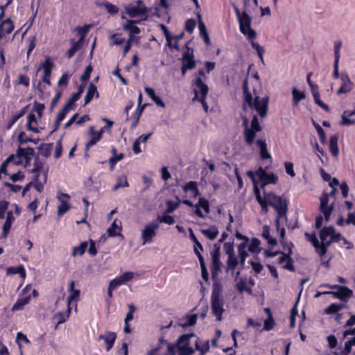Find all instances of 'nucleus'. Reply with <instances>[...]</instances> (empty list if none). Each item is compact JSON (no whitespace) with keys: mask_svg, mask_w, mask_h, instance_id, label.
Returning <instances> with one entry per match:
<instances>
[{"mask_svg":"<svg viewBox=\"0 0 355 355\" xmlns=\"http://www.w3.org/2000/svg\"><path fill=\"white\" fill-rule=\"evenodd\" d=\"M35 154V150L32 147L21 148L19 147L15 154L8 156L6 160L1 164V172H4L6 168L12 164V162L18 163L19 165H27L32 159Z\"/></svg>","mask_w":355,"mask_h":355,"instance_id":"obj_1","label":"nucleus"},{"mask_svg":"<svg viewBox=\"0 0 355 355\" xmlns=\"http://www.w3.org/2000/svg\"><path fill=\"white\" fill-rule=\"evenodd\" d=\"M223 289L220 282H215L211 295V309L213 315L216 316V320L221 321L222 315L225 312L224 298L222 295Z\"/></svg>","mask_w":355,"mask_h":355,"instance_id":"obj_2","label":"nucleus"},{"mask_svg":"<svg viewBox=\"0 0 355 355\" xmlns=\"http://www.w3.org/2000/svg\"><path fill=\"white\" fill-rule=\"evenodd\" d=\"M268 203L277 212V216L275 218V227L276 229L279 230L280 220L282 218L286 220H287L288 201L279 196L268 193Z\"/></svg>","mask_w":355,"mask_h":355,"instance_id":"obj_3","label":"nucleus"},{"mask_svg":"<svg viewBox=\"0 0 355 355\" xmlns=\"http://www.w3.org/2000/svg\"><path fill=\"white\" fill-rule=\"evenodd\" d=\"M268 96L262 98L259 96H256L254 98L252 96L250 103L243 102L242 108L243 111H246L248 105L251 109H254L261 118H264L268 114Z\"/></svg>","mask_w":355,"mask_h":355,"instance_id":"obj_4","label":"nucleus"},{"mask_svg":"<svg viewBox=\"0 0 355 355\" xmlns=\"http://www.w3.org/2000/svg\"><path fill=\"white\" fill-rule=\"evenodd\" d=\"M321 286L331 289H336L337 291H324L323 294L331 295L334 298L338 299L343 302H347L353 295L352 291L345 286L325 284Z\"/></svg>","mask_w":355,"mask_h":355,"instance_id":"obj_5","label":"nucleus"},{"mask_svg":"<svg viewBox=\"0 0 355 355\" xmlns=\"http://www.w3.org/2000/svg\"><path fill=\"white\" fill-rule=\"evenodd\" d=\"M261 130L262 128L259 122L257 116L254 115L250 128L243 129V134L245 144L251 146L254 142L257 133L261 131Z\"/></svg>","mask_w":355,"mask_h":355,"instance_id":"obj_6","label":"nucleus"},{"mask_svg":"<svg viewBox=\"0 0 355 355\" xmlns=\"http://www.w3.org/2000/svg\"><path fill=\"white\" fill-rule=\"evenodd\" d=\"M182 202L189 207L193 208V213L198 217L203 218L205 217V214L202 213L200 209H202L206 214L210 212V205L209 201L203 197H200L198 199L197 204L193 205V202L189 200H183Z\"/></svg>","mask_w":355,"mask_h":355,"instance_id":"obj_7","label":"nucleus"},{"mask_svg":"<svg viewBox=\"0 0 355 355\" xmlns=\"http://www.w3.org/2000/svg\"><path fill=\"white\" fill-rule=\"evenodd\" d=\"M239 22L241 33L246 35L248 40H254L257 33L255 31L251 28V18L246 12L243 11L242 12V17L239 19Z\"/></svg>","mask_w":355,"mask_h":355,"instance_id":"obj_8","label":"nucleus"},{"mask_svg":"<svg viewBox=\"0 0 355 355\" xmlns=\"http://www.w3.org/2000/svg\"><path fill=\"white\" fill-rule=\"evenodd\" d=\"M137 6L128 5L125 6V13L130 17H143L144 19H147V7L143 3L141 0H137Z\"/></svg>","mask_w":355,"mask_h":355,"instance_id":"obj_9","label":"nucleus"},{"mask_svg":"<svg viewBox=\"0 0 355 355\" xmlns=\"http://www.w3.org/2000/svg\"><path fill=\"white\" fill-rule=\"evenodd\" d=\"M159 225L157 221L153 220V222L147 224L141 232V239L143 244L151 243L153 238L156 236V230L159 228Z\"/></svg>","mask_w":355,"mask_h":355,"instance_id":"obj_10","label":"nucleus"},{"mask_svg":"<svg viewBox=\"0 0 355 355\" xmlns=\"http://www.w3.org/2000/svg\"><path fill=\"white\" fill-rule=\"evenodd\" d=\"M340 233H336L333 226L324 227L320 232V238L321 241L327 242L328 241H338L341 237Z\"/></svg>","mask_w":355,"mask_h":355,"instance_id":"obj_11","label":"nucleus"},{"mask_svg":"<svg viewBox=\"0 0 355 355\" xmlns=\"http://www.w3.org/2000/svg\"><path fill=\"white\" fill-rule=\"evenodd\" d=\"M212 263H211V277L212 278H215L218 271L220 270L221 263L220 261V246L217 244L214 245V250L211 252Z\"/></svg>","mask_w":355,"mask_h":355,"instance_id":"obj_12","label":"nucleus"},{"mask_svg":"<svg viewBox=\"0 0 355 355\" xmlns=\"http://www.w3.org/2000/svg\"><path fill=\"white\" fill-rule=\"evenodd\" d=\"M334 210L333 205H328V193L323 191L320 197V211L323 214L326 222L329 221Z\"/></svg>","mask_w":355,"mask_h":355,"instance_id":"obj_13","label":"nucleus"},{"mask_svg":"<svg viewBox=\"0 0 355 355\" xmlns=\"http://www.w3.org/2000/svg\"><path fill=\"white\" fill-rule=\"evenodd\" d=\"M253 184H254V192L256 197V199L259 204L260 205L262 202L266 201L268 199V195L265 196L264 198H262L261 196L260 191L257 187L258 180H260L262 183V185H265L267 184H275L277 183L279 179H251Z\"/></svg>","mask_w":355,"mask_h":355,"instance_id":"obj_14","label":"nucleus"},{"mask_svg":"<svg viewBox=\"0 0 355 355\" xmlns=\"http://www.w3.org/2000/svg\"><path fill=\"white\" fill-rule=\"evenodd\" d=\"M253 184H254V192L256 197V199L259 204L260 205L262 202L266 201L268 199V195L265 196L264 198H262L261 196L260 191L257 187L258 180H260L262 183V185H265L267 184H275L277 183L279 179H251Z\"/></svg>","mask_w":355,"mask_h":355,"instance_id":"obj_15","label":"nucleus"},{"mask_svg":"<svg viewBox=\"0 0 355 355\" xmlns=\"http://www.w3.org/2000/svg\"><path fill=\"white\" fill-rule=\"evenodd\" d=\"M104 128H102L99 131H95L94 127L89 128V134L92 136L91 139L87 141L85 146V155L88 156V151L90 147L94 146L102 137L104 132Z\"/></svg>","mask_w":355,"mask_h":355,"instance_id":"obj_16","label":"nucleus"},{"mask_svg":"<svg viewBox=\"0 0 355 355\" xmlns=\"http://www.w3.org/2000/svg\"><path fill=\"white\" fill-rule=\"evenodd\" d=\"M29 171L35 174L33 178H38L40 175H42L44 178L47 177L48 170L44 166V162L39 157L35 158L33 166Z\"/></svg>","mask_w":355,"mask_h":355,"instance_id":"obj_17","label":"nucleus"},{"mask_svg":"<svg viewBox=\"0 0 355 355\" xmlns=\"http://www.w3.org/2000/svg\"><path fill=\"white\" fill-rule=\"evenodd\" d=\"M291 254L292 248L290 247L288 249V253H282L281 257L279 258L278 263L279 264H282L283 263L286 262L283 268L291 272H295V268L293 265V259L291 257Z\"/></svg>","mask_w":355,"mask_h":355,"instance_id":"obj_18","label":"nucleus"},{"mask_svg":"<svg viewBox=\"0 0 355 355\" xmlns=\"http://www.w3.org/2000/svg\"><path fill=\"white\" fill-rule=\"evenodd\" d=\"M340 80L341 85L336 92L337 95L349 93L353 89L354 83L347 73H342L340 75Z\"/></svg>","mask_w":355,"mask_h":355,"instance_id":"obj_19","label":"nucleus"},{"mask_svg":"<svg viewBox=\"0 0 355 355\" xmlns=\"http://www.w3.org/2000/svg\"><path fill=\"white\" fill-rule=\"evenodd\" d=\"M40 67L44 71L42 81L48 85H51V76L52 69L53 67V63L51 62L50 57H48L45 59L44 62L41 64Z\"/></svg>","mask_w":355,"mask_h":355,"instance_id":"obj_20","label":"nucleus"},{"mask_svg":"<svg viewBox=\"0 0 355 355\" xmlns=\"http://www.w3.org/2000/svg\"><path fill=\"white\" fill-rule=\"evenodd\" d=\"M116 338V334L112 331H106L105 334L98 336V340H103L105 344L106 350L110 351L114 346Z\"/></svg>","mask_w":355,"mask_h":355,"instance_id":"obj_21","label":"nucleus"},{"mask_svg":"<svg viewBox=\"0 0 355 355\" xmlns=\"http://www.w3.org/2000/svg\"><path fill=\"white\" fill-rule=\"evenodd\" d=\"M68 291L70 293L67 298V306L73 301H78L80 297V291L79 289L75 288V282L71 280L69 284Z\"/></svg>","mask_w":355,"mask_h":355,"instance_id":"obj_22","label":"nucleus"},{"mask_svg":"<svg viewBox=\"0 0 355 355\" xmlns=\"http://www.w3.org/2000/svg\"><path fill=\"white\" fill-rule=\"evenodd\" d=\"M15 220L12 211H8L6 217V220L3 226L1 238H6L11 228L13 220Z\"/></svg>","mask_w":355,"mask_h":355,"instance_id":"obj_23","label":"nucleus"},{"mask_svg":"<svg viewBox=\"0 0 355 355\" xmlns=\"http://www.w3.org/2000/svg\"><path fill=\"white\" fill-rule=\"evenodd\" d=\"M14 29L13 22L10 19H6L0 24V40L6 35L10 34Z\"/></svg>","mask_w":355,"mask_h":355,"instance_id":"obj_24","label":"nucleus"},{"mask_svg":"<svg viewBox=\"0 0 355 355\" xmlns=\"http://www.w3.org/2000/svg\"><path fill=\"white\" fill-rule=\"evenodd\" d=\"M31 299V295L21 293L12 307L13 311L22 310L25 305L28 304Z\"/></svg>","mask_w":355,"mask_h":355,"instance_id":"obj_25","label":"nucleus"},{"mask_svg":"<svg viewBox=\"0 0 355 355\" xmlns=\"http://www.w3.org/2000/svg\"><path fill=\"white\" fill-rule=\"evenodd\" d=\"M94 96H96V98H98L99 94L98 92L96 86L94 83H91L88 86L86 95L85 96L84 105L89 103Z\"/></svg>","mask_w":355,"mask_h":355,"instance_id":"obj_26","label":"nucleus"},{"mask_svg":"<svg viewBox=\"0 0 355 355\" xmlns=\"http://www.w3.org/2000/svg\"><path fill=\"white\" fill-rule=\"evenodd\" d=\"M135 21L129 19L127 21V23L123 25L124 30L130 32V40H133L134 35H137L140 33V28L135 24Z\"/></svg>","mask_w":355,"mask_h":355,"instance_id":"obj_27","label":"nucleus"},{"mask_svg":"<svg viewBox=\"0 0 355 355\" xmlns=\"http://www.w3.org/2000/svg\"><path fill=\"white\" fill-rule=\"evenodd\" d=\"M256 144L259 147V149H260L259 154H260V157L261 159L263 160V159H267L271 158V155L268 153V149H267V144H266V140L261 139H257L256 141Z\"/></svg>","mask_w":355,"mask_h":355,"instance_id":"obj_28","label":"nucleus"},{"mask_svg":"<svg viewBox=\"0 0 355 355\" xmlns=\"http://www.w3.org/2000/svg\"><path fill=\"white\" fill-rule=\"evenodd\" d=\"M201 232L207 239L214 240L218 234V230L216 225H211L208 229L201 230Z\"/></svg>","mask_w":355,"mask_h":355,"instance_id":"obj_29","label":"nucleus"},{"mask_svg":"<svg viewBox=\"0 0 355 355\" xmlns=\"http://www.w3.org/2000/svg\"><path fill=\"white\" fill-rule=\"evenodd\" d=\"M33 182H29L26 185V187L23 189L22 194L23 196L29 191L31 187H33L36 191L41 192L44 188V184L42 182H39V179H33Z\"/></svg>","mask_w":355,"mask_h":355,"instance_id":"obj_30","label":"nucleus"},{"mask_svg":"<svg viewBox=\"0 0 355 355\" xmlns=\"http://www.w3.org/2000/svg\"><path fill=\"white\" fill-rule=\"evenodd\" d=\"M195 85L200 93V97H207L209 88L208 86L205 83H203L200 77H198L196 79Z\"/></svg>","mask_w":355,"mask_h":355,"instance_id":"obj_31","label":"nucleus"},{"mask_svg":"<svg viewBox=\"0 0 355 355\" xmlns=\"http://www.w3.org/2000/svg\"><path fill=\"white\" fill-rule=\"evenodd\" d=\"M338 137L336 135H331L329 141V150L331 155L334 157H337L339 153V149L338 147Z\"/></svg>","mask_w":355,"mask_h":355,"instance_id":"obj_32","label":"nucleus"},{"mask_svg":"<svg viewBox=\"0 0 355 355\" xmlns=\"http://www.w3.org/2000/svg\"><path fill=\"white\" fill-rule=\"evenodd\" d=\"M71 313V307L68 306L65 312H58L53 315V319L57 320V325L64 323L69 318Z\"/></svg>","mask_w":355,"mask_h":355,"instance_id":"obj_33","label":"nucleus"},{"mask_svg":"<svg viewBox=\"0 0 355 355\" xmlns=\"http://www.w3.org/2000/svg\"><path fill=\"white\" fill-rule=\"evenodd\" d=\"M355 114V111L345 110L342 114L341 124L343 125H349L355 124V119H350L349 117L352 116Z\"/></svg>","mask_w":355,"mask_h":355,"instance_id":"obj_34","label":"nucleus"},{"mask_svg":"<svg viewBox=\"0 0 355 355\" xmlns=\"http://www.w3.org/2000/svg\"><path fill=\"white\" fill-rule=\"evenodd\" d=\"M27 119H28V122H27V125H26V129L28 130L33 131V132L38 133L40 132L38 128L36 126L32 125L33 123H35L36 125L37 124V120L36 119L35 114L30 113L27 116Z\"/></svg>","mask_w":355,"mask_h":355,"instance_id":"obj_35","label":"nucleus"},{"mask_svg":"<svg viewBox=\"0 0 355 355\" xmlns=\"http://www.w3.org/2000/svg\"><path fill=\"white\" fill-rule=\"evenodd\" d=\"M26 107H24L19 112L15 113L12 117L8 121L7 123V129H10L13 125L21 118L22 117L26 112Z\"/></svg>","mask_w":355,"mask_h":355,"instance_id":"obj_36","label":"nucleus"},{"mask_svg":"<svg viewBox=\"0 0 355 355\" xmlns=\"http://www.w3.org/2000/svg\"><path fill=\"white\" fill-rule=\"evenodd\" d=\"M6 274L8 275L19 274L21 277H24L26 276V270L22 265H19L17 267L11 266L7 268Z\"/></svg>","mask_w":355,"mask_h":355,"instance_id":"obj_37","label":"nucleus"},{"mask_svg":"<svg viewBox=\"0 0 355 355\" xmlns=\"http://www.w3.org/2000/svg\"><path fill=\"white\" fill-rule=\"evenodd\" d=\"M88 247L87 241L82 242L80 245L73 248L71 255L76 257L77 255L82 256L86 252Z\"/></svg>","mask_w":355,"mask_h":355,"instance_id":"obj_38","label":"nucleus"},{"mask_svg":"<svg viewBox=\"0 0 355 355\" xmlns=\"http://www.w3.org/2000/svg\"><path fill=\"white\" fill-rule=\"evenodd\" d=\"M331 241H328L327 242L321 241V243H320L318 245L315 246L314 248L315 249L316 252L320 257H322L327 253L328 247L331 245Z\"/></svg>","mask_w":355,"mask_h":355,"instance_id":"obj_39","label":"nucleus"},{"mask_svg":"<svg viewBox=\"0 0 355 355\" xmlns=\"http://www.w3.org/2000/svg\"><path fill=\"white\" fill-rule=\"evenodd\" d=\"M293 105H297L299 102L306 98L304 92L298 91L295 87L292 89Z\"/></svg>","mask_w":355,"mask_h":355,"instance_id":"obj_40","label":"nucleus"},{"mask_svg":"<svg viewBox=\"0 0 355 355\" xmlns=\"http://www.w3.org/2000/svg\"><path fill=\"white\" fill-rule=\"evenodd\" d=\"M242 89L243 93V101L245 103H250L252 94L249 91L248 78H245L242 84Z\"/></svg>","mask_w":355,"mask_h":355,"instance_id":"obj_41","label":"nucleus"},{"mask_svg":"<svg viewBox=\"0 0 355 355\" xmlns=\"http://www.w3.org/2000/svg\"><path fill=\"white\" fill-rule=\"evenodd\" d=\"M260 241L257 238H252L248 246V250L252 253L259 254L261 252Z\"/></svg>","mask_w":355,"mask_h":355,"instance_id":"obj_42","label":"nucleus"},{"mask_svg":"<svg viewBox=\"0 0 355 355\" xmlns=\"http://www.w3.org/2000/svg\"><path fill=\"white\" fill-rule=\"evenodd\" d=\"M194 336L195 335L193 333L183 334L178 339V345L180 346H190V338Z\"/></svg>","mask_w":355,"mask_h":355,"instance_id":"obj_43","label":"nucleus"},{"mask_svg":"<svg viewBox=\"0 0 355 355\" xmlns=\"http://www.w3.org/2000/svg\"><path fill=\"white\" fill-rule=\"evenodd\" d=\"M121 227H118L116 221H114L111 226L107 229L108 236L110 237H115L116 236H121L123 237V236L121 234Z\"/></svg>","mask_w":355,"mask_h":355,"instance_id":"obj_44","label":"nucleus"},{"mask_svg":"<svg viewBox=\"0 0 355 355\" xmlns=\"http://www.w3.org/2000/svg\"><path fill=\"white\" fill-rule=\"evenodd\" d=\"M324 180H327V181H329V180H331V181L329 182V187H330L331 190H330L329 192H327V191H325V192L327 193H328V198L329 196L334 197L335 196L336 192V187L340 185L338 179H324Z\"/></svg>","mask_w":355,"mask_h":355,"instance_id":"obj_45","label":"nucleus"},{"mask_svg":"<svg viewBox=\"0 0 355 355\" xmlns=\"http://www.w3.org/2000/svg\"><path fill=\"white\" fill-rule=\"evenodd\" d=\"M184 189L185 191H191V194L193 197H196L199 195V191L197 188V185L194 182H190L188 184H187L184 186Z\"/></svg>","mask_w":355,"mask_h":355,"instance_id":"obj_46","label":"nucleus"},{"mask_svg":"<svg viewBox=\"0 0 355 355\" xmlns=\"http://www.w3.org/2000/svg\"><path fill=\"white\" fill-rule=\"evenodd\" d=\"M112 152L113 155L110 158L109 162H110V165L114 166L118 162L121 160L123 158L124 155L123 153H120L118 155L116 153L117 150L114 147H113L112 148Z\"/></svg>","mask_w":355,"mask_h":355,"instance_id":"obj_47","label":"nucleus"},{"mask_svg":"<svg viewBox=\"0 0 355 355\" xmlns=\"http://www.w3.org/2000/svg\"><path fill=\"white\" fill-rule=\"evenodd\" d=\"M275 325V320L272 315H270L264 320L263 330L270 331L274 328Z\"/></svg>","mask_w":355,"mask_h":355,"instance_id":"obj_48","label":"nucleus"},{"mask_svg":"<svg viewBox=\"0 0 355 355\" xmlns=\"http://www.w3.org/2000/svg\"><path fill=\"white\" fill-rule=\"evenodd\" d=\"M343 307V304L332 303L329 306H327L324 311V312L328 314H334L338 312Z\"/></svg>","mask_w":355,"mask_h":355,"instance_id":"obj_49","label":"nucleus"},{"mask_svg":"<svg viewBox=\"0 0 355 355\" xmlns=\"http://www.w3.org/2000/svg\"><path fill=\"white\" fill-rule=\"evenodd\" d=\"M58 199L60 200L61 204L58 206V214L59 216H62L69 211L70 205L67 201L61 199L60 197H58Z\"/></svg>","mask_w":355,"mask_h":355,"instance_id":"obj_50","label":"nucleus"},{"mask_svg":"<svg viewBox=\"0 0 355 355\" xmlns=\"http://www.w3.org/2000/svg\"><path fill=\"white\" fill-rule=\"evenodd\" d=\"M313 96L315 104L327 112L330 111L329 106L321 101L319 92H314Z\"/></svg>","mask_w":355,"mask_h":355,"instance_id":"obj_51","label":"nucleus"},{"mask_svg":"<svg viewBox=\"0 0 355 355\" xmlns=\"http://www.w3.org/2000/svg\"><path fill=\"white\" fill-rule=\"evenodd\" d=\"M199 262H200V268H201V275H202V279L205 282H208V280H209V273H208L207 269L206 266H205L204 258L203 257H200Z\"/></svg>","mask_w":355,"mask_h":355,"instance_id":"obj_52","label":"nucleus"},{"mask_svg":"<svg viewBox=\"0 0 355 355\" xmlns=\"http://www.w3.org/2000/svg\"><path fill=\"white\" fill-rule=\"evenodd\" d=\"M159 223H164L168 225H173L175 223V219L172 216L164 214L162 216H158L157 220Z\"/></svg>","mask_w":355,"mask_h":355,"instance_id":"obj_53","label":"nucleus"},{"mask_svg":"<svg viewBox=\"0 0 355 355\" xmlns=\"http://www.w3.org/2000/svg\"><path fill=\"white\" fill-rule=\"evenodd\" d=\"M200 340L198 338L195 345L196 350L200 351L201 352V355H203L204 354L207 353L209 349V342H206L205 344L202 345V346L200 345Z\"/></svg>","mask_w":355,"mask_h":355,"instance_id":"obj_54","label":"nucleus"},{"mask_svg":"<svg viewBox=\"0 0 355 355\" xmlns=\"http://www.w3.org/2000/svg\"><path fill=\"white\" fill-rule=\"evenodd\" d=\"M251 41V46L252 47L256 50L257 54H258V56L259 58H260V60H261V62H263V53H264V49L263 46H260L258 43L254 42V40H250Z\"/></svg>","mask_w":355,"mask_h":355,"instance_id":"obj_55","label":"nucleus"},{"mask_svg":"<svg viewBox=\"0 0 355 355\" xmlns=\"http://www.w3.org/2000/svg\"><path fill=\"white\" fill-rule=\"evenodd\" d=\"M194 349L191 346L179 345L178 355H192Z\"/></svg>","mask_w":355,"mask_h":355,"instance_id":"obj_56","label":"nucleus"},{"mask_svg":"<svg viewBox=\"0 0 355 355\" xmlns=\"http://www.w3.org/2000/svg\"><path fill=\"white\" fill-rule=\"evenodd\" d=\"M21 293L25 294V295L31 294V296L33 295L35 297H37L39 295L37 290L33 288V286L31 284H27L22 290Z\"/></svg>","mask_w":355,"mask_h":355,"instance_id":"obj_57","label":"nucleus"},{"mask_svg":"<svg viewBox=\"0 0 355 355\" xmlns=\"http://www.w3.org/2000/svg\"><path fill=\"white\" fill-rule=\"evenodd\" d=\"M104 6L107 12L110 15H114L119 12V8L110 2H105Z\"/></svg>","mask_w":355,"mask_h":355,"instance_id":"obj_58","label":"nucleus"},{"mask_svg":"<svg viewBox=\"0 0 355 355\" xmlns=\"http://www.w3.org/2000/svg\"><path fill=\"white\" fill-rule=\"evenodd\" d=\"M119 279H121L123 284H126L128 282L132 280L134 277V273L130 271H127L123 272L120 276H118Z\"/></svg>","mask_w":355,"mask_h":355,"instance_id":"obj_59","label":"nucleus"},{"mask_svg":"<svg viewBox=\"0 0 355 355\" xmlns=\"http://www.w3.org/2000/svg\"><path fill=\"white\" fill-rule=\"evenodd\" d=\"M28 51H27V58H29L31 52L33 51L36 46V37L35 36H31L29 37L28 40Z\"/></svg>","mask_w":355,"mask_h":355,"instance_id":"obj_60","label":"nucleus"},{"mask_svg":"<svg viewBox=\"0 0 355 355\" xmlns=\"http://www.w3.org/2000/svg\"><path fill=\"white\" fill-rule=\"evenodd\" d=\"M128 309L129 311L126 314L125 318V323L129 322L133 319V313L136 311L137 308L133 304H128Z\"/></svg>","mask_w":355,"mask_h":355,"instance_id":"obj_61","label":"nucleus"},{"mask_svg":"<svg viewBox=\"0 0 355 355\" xmlns=\"http://www.w3.org/2000/svg\"><path fill=\"white\" fill-rule=\"evenodd\" d=\"M238 265V260L234 254L228 256L227 267L230 270H234Z\"/></svg>","mask_w":355,"mask_h":355,"instance_id":"obj_62","label":"nucleus"},{"mask_svg":"<svg viewBox=\"0 0 355 355\" xmlns=\"http://www.w3.org/2000/svg\"><path fill=\"white\" fill-rule=\"evenodd\" d=\"M196 21L193 19H189L185 22V30L189 33H193L195 27H196Z\"/></svg>","mask_w":355,"mask_h":355,"instance_id":"obj_63","label":"nucleus"},{"mask_svg":"<svg viewBox=\"0 0 355 355\" xmlns=\"http://www.w3.org/2000/svg\"><path fill=\"white\" fill-rule=\"evenodd\" d=\"M354 345H355V336L345 343L344 354H349L352 350V347Z\"/></svg>","mask_w":355,"mask_h":355,"instance_id":"obj_64","label":"nucleus"}]
</instances>
